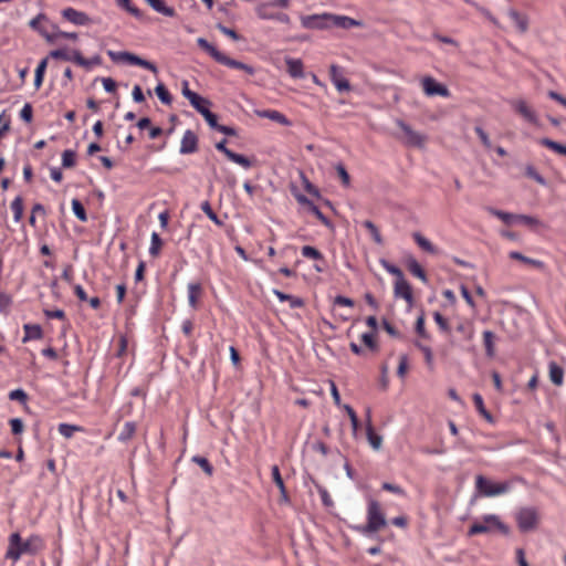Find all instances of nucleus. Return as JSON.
Here are the masks:
<instances>
[{
    "mask_svg": "<svg viewBox=\"0 0 566 566\" xmlns=\"http://www.w3.org/2000/svg\"><path fill=\"white\" fill-rule=\"evenodd\" d=\"M45 548V542L42 536L32 534L27 539H22L20 533L14 532L8 538V548L6 558L17 563L23 555L35 556Z\"/></svg>",
    "mask_w": 566,
    "mask_h": 566,
    "instance_id": "f257e3e1",
    "label": "nucleus"
},
{
    "mask_svg": "<svg viewBox=\"0 0 566 566\" xmlns=\"http://www.w3.org/2000/svg\"><path fill=\"white\" fill-rule=\"evenodd\" d=\"M387 525L385 513L380 503L375 499H368L367 504V523L361 525H353L350 528L364 536H371Z\"/></svg>",
    "mask_w": 566,
    "mask_h": 566,
    "instance_id": "f03ea898",
    "label": "nucleus"
},
{
    "mask_svg": "<svg viewBox=\"0 0 566 566\" xmlns=\"http://www.w3.org/2000/svg\"><path fill=\"white\" fill-rule=\"evenodd\" d=\"M483 522H474L468 531L469 536H474L478 534H484L491 531L492 527L497 528L503 535L510 534V527L504 524L500 517L495 514H485L483 515Z\"/></svg>",
    "mask_w": 566,
    "mask_h": 566,
    "instance_id": "7ed1b4c3",
    "label": "nucleus"
},
{
    "mask_svg": "<svg viewBox=\"0 0 566 566\" xmlns=\"http://www.w3.org/2000/svg\"><path fill=\"white\" fill-rule=\"evenodd\" d=\"M475 490L479 495L493 497L501 494H505L511 490L510 482L493 483L484 475H476L475 478Z\"/></svg>",
    "mask_w": 566,
    "mask_h": 566,
    "instance_id": "20e7f679",
    "label": "nucleus"
},
{
    "mask_svg": "<svg viewBox=\"0 0 566 566\" xmlns=\"http://www.w3.org/2000/svg\"><path fill=\"white\" fill-rule=\"evenodd\" d=\"M516 523L521 532L526 533L536 528L538 513L534 507H522L516 512Z\"/></svg>",
    "mask_w": 566,
    "mask_h": 566,
    "instance_id": "39448f33",
    "label": "nucleus"
},
{
    "mask_svg": "<svg viewBox=\"0 0 566 566\" xmlns=\"http://www.w3.org/2000/svg\"><path fill=\"white\" fill-rule=\"evenodd\" d=\"M331 13L301 17L302 27L308 30H327L331 28Z\"/></svg>",
    "mask_w": 566,
    "mask_h": 566,
    "instance_id": "423d86ee",
    "label": "nucleus"
},
{
    "mask_svg": "<svg viewBox=\"0 0 566 566\" xmlns=\"http://www.w3.org/2000/svg\"><path fill=\"white\" fill-rule=\"evenodd\" d=\"M329 80L339 93L352 90L349 81L343 74V69L336 64L329 66Z\"/></svg>",
    "mask_w": 566,
    "mask_h": 566,
    "instance_id": "0eeeda50",
    "label": "nucleus"
},
{
    "mask_svg": "<svg viewBox=\"0 0 566 566\" xmlns=\"http://www.w3.org/2000/svg\"><path fill=\"white\" fill-rule=\"evenodd\" d=\"M423 92L428 96H448L449 90L432 77H424L422 81Z\"/></svg>",
    "mask_w": 566,
    "mask_h": 566,
    "instance_id": "6e6552de",
    "label": "nucleus"
},
{
    "mask_svg": "<svg viewBox=\"0 0 566 566\" xmlns=\"http://www.w3.org/2000/svg\"><path fill=\"white\" fill-rule=\"evenodd\" d=\"M198 150V136L191 130L187 129L181 138L179 153L181 155L193 154Z\"/></svg>",
    "mask_w": 566,
    "mask_h": 566,
    "instance_id": "1a4fd4ad",
    "label": "nucleus"
},
{
    "mask_svg": "<svg viewBox=\"0 0 566 566\" xmlns=\"http://www.w3.org/2000/svg\"><path fill=\"white\" fill-rule=\"evenodd\" d=\"M397 126L405 133L407 136V144L415 147H422L424 144V137L415 132L407 123L401 119L397 120Z\"/></svg>",
    "mask_w": 566,
    "mask_h": 566,
    "instance_id": "9d476101",
    "label": "nucleus"
},
{
    "mask_svg": "<svg viewBox=\"0 0 566 566\" xmlns=\"http://www.w3.org/2000/svg\"><path fill=\"white\" fill-rule=\"evenodd\" d=\"M331 28L349 30L353 27H364L363 20H356L347 15H338L331 13Z\"/></svg>",
    "mask_w": 566,
    "mask_h": 566,
    "instance_id": "9b49d317",
    "label": "nucleus"
},
{
    "mask_svg": "<svg viewBox=\"0 0 566 566\" xmlns=\"http://www.w3.org/2000/svg\"><path fill=\"white\" fill-rule=\"evenodd\" d=\"M514 111L520 114L526 122L537 125L538 118L536 113L527 105L523 99H518L512 103Z\"/></svg>",
    "mask_w": 566,
    "mask_h": 566,
    "instance_id": "f8f14e48",
    "label": "nucleus"
},
{
    "mask_svg": "<svg viewBox=\"0 0 566 566\" xmlns=\"http://www.w3.org/2000/svg\"><path fill=\"white\" fill-rule=\"evenodd\" d=\"M394 294L396 297H402L410 305L413 302L411 285L405 280V276L399 280H396L394 286Z\"/></svg>",
    "mask_w": 566,
    "mask_h": 566,
    "instance_id": "ddd939ff",
    "label": "nucleus"
},
{
    "mask_svg": "<svg viewBox=\"0 0 566 566\" xmlns=\"http://www.w3.org/2000/svg\"><path fill=\"white\" fill-rule=\"evenodd\" d=\"M256 13L261 19H276L280 22H289V15L282 12H275L271 4L263 3L256 8Z\"/></svg>",
    "mask_w": 566,
    "mask_h": 566,
    "instance_id": "4468645a",
    "label": "nucleus"
},
{
    "mask_svg": "<svg viewBox=\"0 0 566 566\" xmlns=\"http://www.w3.org/2000/svg\"><path fill=\"white\" fill-rule=\"evenodd\" d=\"M48 23V19L45 18V15L43 14H39L38 17L33 18L31 21H30V27L35 31V32H39L40 35H76V33L74 32H59V33H51L49 31H46L43 27H42V23Z\"/></svg>",
    "mask_w": 566,
    "mask_h": 566,
    "instance_id": "2eb2a0df",
    "label": "nucleus"
},
{
    "mask_svg": "<svg viewBox=\"0 0 566 566\" xmlns=\"http://www.w3.org/2000/svg\"><path fill=\"white\" fill-rule=\"evenodd\" d=\"M256 115L261 118H269L284 126L291 125V120L283 113L275 109L256 111Z\"/></svg>",
    "mask_w": 566,
    "mask_h": 566,
    "instance_id": "dca6fc26",
    "label": "nucleus"
},
{
    "mask_svg": "<svg viewBox=\"0 0 566 566\" xmlns=\"http://www.w3.org/2000/svg\"><path fill=\"white\" fill-rule=\"evenodd\" d=\"M271 473H272V479H273L274 484L280 490V493H281V500L280 501H281V503H289L290 502V496L287 494V491H286V488H285V484H284L283 478L281 475L279 467L277 465H273L272 469H271Z\"/></svg>",
    "mask_w": 566,
    "mask_h": 566,
    "instance_id": "f3484780",
    "label": "nucleus"
},
{
    "mask_svg": "<svg viewBox=\"0 0 566 566\" xmlns=\"http://www.w3.org/2000/svg\"><path fill=\"white\" fill-rule=\"evenodd\" d=\"M509 17L512 22L515 24L516 32L525 33L528 27V19L525 14L518 12L515 9L509 10Z\"/></svg>",
    "mask_w": 566,
    "mask_h": 566,
    "instance_id": "a211bd4d",
    "label": "nucleus"
},
{
    "mask_svg": "<svg viewBox=\"0 0 566 566\" xmlns=\"http://www.w3.org/2000/svg\"><path fill=\"white\" fill-rule=\"evenodd\" d=\"M76 54H81V52L78 50H71V49L64 46V48H59V49L52 50L49 53V57L75 63L74 56Z\"/></svg>",
    "mask_w": 566,
    "mask_h": 566,
    "instance_id": "6ab92c4d",
    "label": "nucleus"
},
{
    "mask_svg": "<svg viewBox=\"0 0 566 566\" xmlns=\"http://www.w3.org/2000/svg\"><path fill=\"white\" fill-rule=\"evenodd\" d=\"M367 417H368V420H367V426H366V434H367L368 442L374 450H379L382 444V437L375 432V429L370 422V410H368Z\"/></svg>",
    "mask_w": 566,
    "mask_h": 566,
    "instance_id": "aec40b11",
    "label": "nucleus"
},
{
    "mask_svg": "<svg viewBox=\"0 0 566 566\" xmlns=\"http://www.w3.org/2000/svg\"><path fill=\"white\" fill-rule=\"evenodd\" d=\"M107 54L108 56L111 57V60L115 63H118V62H126L130 65H135L136 64V61H137V57L138 55L134 54V53H130L128 51H107Z\"/></svg>",
    "mask_w": 566,
    "mask_h": 566,
    "instance_id": "412c9836",
    "label": "nucleus"
},
{
    "mask_svg": "<svg viewBox=\"0 0 566 566\" xmlns=\"http://www.w3.org/2000/svg\"><path fill=\"white\" fill-rule=\"evenodd\" d=\"M219 63L222 65H226L228 67H231V69L242 70V71L247 72L249 75H253L255 73V70L253 66L245 64L243 62L237 61L234 59H231V57L227 56L226 54H223V56L221 57Z\"/></svg>",
    "mask_w": 566,
    "mask_h": 566,
    "instance_id": "4be33fe9",
    "label": "nucleus"
},
{
    "mask_svg": "<svg viewBox=\"0 0 566 566\" xmlns=\"http://www.w3.org/2000/svg\"><path fill=\"white\" fill-rule=\"evenodd\" d=\"M197 43L207 54H209L216 62H220L223 53L220 52L207 38H198Z\"/></svg>",
    "mask_w": 566,
    "mask_h": 566,
    "instance_id": "5701e85b",
    "label": "nucleus"
},
{
    "mask_svg": "<svg viewBox=\"0 0 566 566\" xmlns=\"http://www.w3.org/2000/svg\"><path fill=\"white\" fill-rule=\"evenodd\" d=\"M197 43L207 54H209L216 62H220L223 53L220 52L207 38H198Z\"/></svg>",
    "mask_w": 566,
    "mask_h": 566,
    "instance_id": "b1692460",
    "label": "nucleus"
},
{
    "mask_svg": "<svg viewBox=\"0 0 566 566\" xmlns=\"http://www.w3.org/2000/svg\"><path fill=\"white\" fill-rule=\"evenodd\" d=\"M24 336L22 343H28L33 339H41L43 336L42 327L39 324H24Z\"/></svg>",
    "mask_w": 566,
    "mask_h": 566,
    "instance_id": "393cba45",
    "label": "nucleus"
},
{
    "mask_svg": "<svg viewBox=\"0 0 566 566\" xmlns=\"http://www.w3.org/2000/svg\"><path fill=\"white\" fill-rule=\"evenodd\" d=\"M63 17L74 23V24H77V25H83L85 24L87 21H88V17L83 13V12H80L73 8H66L63 10Z\"/></svg>",
    "mask_w": 566,
    "mask_h": 566,
    "instance_id": "a878e982",
    "label": "nucleus"
},
{
    "mask_svg": "<svg viewBox=\"0 0 566 566\" xmlns=\"http://www.w3.org/2000/svg\"><path fill=\"white\" fill-rule=\"evenodd\" d=\"M286 66H287V73L293 78H303L304 72H303V63L298 59H292L287 57L285 60Z\"/></svg>",
    "mask_w": 566,
    "mask_h": 566,
    "instance_id": "bb28decb",
    "label": "nucleus"
},
{
    "mask_svg": "<svg viewBox=\"0 0 566 566\" xmlns=\"http://www.w3.org/2000/svg\"><path fill=\"white\" fill-rule=\"evenodd\" d=\"M407 268L412 275L420 279L423 283L428 282V277L424 270L419 264V262L411 255L407 259Z\"/></svg>",
    "mask_w": 566,
    "mask_h": 566,
    "instance_id": "cd10ccee",
    "label": "nucleus"
},
{
    "mask_svg": "<svg viewBox=\"0 0 566 566\" xmlns=\"http://www.w3.org/2000/svg\"><path fill=\"white\" fill-rule=\"evenodd\" d=\"M146 2L158 13L165 17H174L176 11L172 7H168L165 0H146Z\"/></svg>",
    "mask_w": 566,
    "mask_h": 566,
    "instance_id": "c85d7f7f",
    "label": "nucleus"
},
{
    "mask_svg": "<svg viewBox=\"0 0 566 566\" xmlns=\"http://www.w3.org/2000/svg\"><path fill=\"white\" fill-rule=\"evenodd\" d=\"M472 399H473V402H474V406L478 410V412L489 422V423H494V417L491 415V412L489 410H486L485 406H484V402H483V398L480 394L475 392L473 394L472 396Z\"/></svg>",
    "mask_w": 566,
    "mask_h": 566,
    "instance_id": "c756f323",
    "label": "nucleus"
},
{
    "mask_svg": "<svg viewBox=\"0 0 566 566\" xmlns=\"http://www.w3.org/2000/svg\"><path fill=\"white\" fill-rule=\"evenodd\" d=\"M273 294L281 302L289 301L291 308H300V307L304 306V301L301 297L286 294V293L282 292L280 290H273Z\"/></svg>",
    "mask_w": 566,
    "mask_h": 566,
    "instance_id": "7c9ffc66",
    "label": "nucleus"
},
{
    "mask_svg": "<svg viewBox=\"0 0 566 566\" xmlns=\"http://www.w3.org/2000/svg\"><path fill=\"white\" fill-rule=\"evenodd\" d=\"M549 369V379L556 385L560 386L564 381V369L555 361H551L548 365Z\"/></svg>",
    "mask_w": 566,
    "mask_h": 566,
    "instance_id": "2f4dec72",
    "label": "nucleus"
},
{
    "mask_svg": "<svg viewBox=\"0 0 566 566\" xmlns=\"http://www.w3.org/2000/svg\"><path fill=\"white\" fill-rule=\"evenodd\" d=\"M201 293H202V287H201L200 283L191 282L188 284V302H189V305L195 310L198 306V298L201 295Z\"/></svg>",
    "mask_w": 566,
    "mask_h": 566,
    "instance_id": "473e14b6",
    "label": "nucleus"
},
{
    "mask_svg": "<svg viewBox=\"0 0 566 566\" xmlns=\"http://www.w3.org/2000/svg\"><path fill=\"white\" fill-rule=\"evenodd\" d=\"M74 57H75V63L80 66L85 67L86 70H90L95 65H101L103 62L99 54H95L90 59H85L81 53V54H76Z\"/></svg>",
    "mask_w": 566,
    "mask_h": 566,
    "instance_id": "72a5a7b5",
    "label": "nucleus"
},
{
    "mask_svg": "<svg viewBox=\"0 0 566 566\" xmlns=\"http://www.w3.org/2000/svg\"><path fill=\"white\" fill-rule=\"evenodd\" d=\"M494 340L495 334L492 331L488 329L483 332V344L485 347V355L489 358H493L495 356Z\"/></svg>",
    "mask_w": 566,
    "mask_h": 566,
    "instance_id": "f704fd0d",
    "label": "nucleus"
},
{
    "mask_svg": "<svg viewBox=\"0 0 566 566\" xmlns=\"http://www.w3.org/2000/svg\"><path fill=\"white\" fill-rule=\"evenodd\" d=\"M510 259L512 260H517V261H521L523 263H526V264H530V265H533L534 268L536 269H543L544 268V262L541 261V260H536V259H532V258H528L524 254H522L521 252L518 251H512L510 252L509 254Z\"/></svg>",
    "mask_w": 566,
    "mask_h": 566,
    "instance_id": "c9c22d12",
    "label": "nucleus"
},
{
    "mask_svg": "<svg viewBox=\"0 0 566 566\" xmlns=\"http://www.w3.org/2000/svg\"><path fill=\"white\" fill-rule=\"evenodd\" d=\"M412 238L416 241V243L426 252L436 254L438 249L427 239L424 238L420 232H413Z\"/></svg>",
    "mask_w": 566,
    "mask_h": 566,
    "instance_id": "e433bc0d",
    "label": "nucleus"
},
{
    "mask_svg": "<svg viewBox=\"0 0 566 566\" xmlns=\"http://www.w3.org/2000/svg\"><path fill=\"white\" fill-rule=\"evenodd\" d=\"M136 432V423L134 421H127L124 423L123 429L120 430L117 440L119 442H127L133 438Z\"/></svg>",
    "mask_w": 566,
    "mask_h": 566,
    "instance_id": "4c0bfd02",
    "label": "nucleus"
},
{
    "mask_svg": "<svg viewBox=\"0 0 566 566\" xmlns=\"http://www.w3.org/2000/svg\"><path fill=\"white\" fill-rule=\"evenodd\" d=\"M301 253L304 258L312 259V260H315V261L322 262V263L326 262L323 253L315 247L304 245L301 249Z\"/></svg>",
    "mask_w": 566,
    "mask_h": 566,
    "instance_id": "58836bf2",
    "label": "nucleus"
},
{
    "mask_svg": "<svg viewBox=\"0 0 566 566\" xmlns=\"http://www.w3.org/2000/svg\"><path fill=\"white\" fill-rule=\"evenodd\" d=\"M490 213L502 220L505 224L511 226L517 222V216L515 213L497 210L494 208L489 209Z\"/></svg>",
    "mask_w": 566,
    "mask_h": 566,
    "instance_id": "ea45409f",
    "label": "nucleus"
},
{
    "mask_svg": "<svg viewBox=\"0 0 566 566\" xmlns=\"http://www.w3.org/2000/svg\"><path fill=\"white\" fill-rule=\"evenodd\" d=\"M155 94L163 104L170 105L172 103V96L164 83L157 84L155 87Z\"/></svg>",
    "mask_w": 566,
    "mask_h": 566,
    "instance_id": "a19ab883",
    "label": "nucleus"
},
{
    "mask_svg": "<svg viewBox=\"0 0 566 566\" xmlns=\"http://www.w3.org/2000/svg\"><path fill=\"white\" fill-rule=\"evenodd\" d=\"M13 212L14 222H20L23 217V199L21 196H17L10 205Z\"/></svg>",
    "mask_w": 566,
    "mask_h": 566,
    "instance_id": "79ce46f5",
    "label": "nucleus"
},
{
    "mask_svg": "<svg viewBox=\"0 0 566 566\" xmlns=\"http://www.w3.org/2000/svg\"><path fill=\"white\" fill-rule=\"evenodd\" d=\"M163 244L164 242L160 235L157 232H153L150 238L149 254L153 258H157L160 253Z\"/></svg>",
    "mask_w": 566,
    "mask_h": 566,
    "instance_id": "37998d69",
    "label": "nucleus"
},
{
    "mask_svg": "<svg viewBox=\"0 0 566 566\" xmlns=\"http://www.w3.org/2000/svg\"><path fill=\"white\" fill-rule=\"evenodd\" d=\"M116 3L119 8L126 10L135 18H137V19L143 18L142 10H139L135 4H133L130 0H116Z\"/></svg>",
    "mask_w": 566,
    "mask_h": 566,
    "instance_id": "c03bdc74",
    "label": "nucleus"
},
{
    "mask_svg": "<svg viewBox=\"0 0 566 566\" xmlns=\"http://www.w3.org/2000/svg\"><path fill=\"white\" fill-rule=\"evenodd\" d=\"M57 431L64 438L70 439L74 432L82 431V427L63 422L59 424Z\"/></svg>",
    "mask_w": 566,
    "mask_h": 566,
    "instance_id": "a18cd8bd",
    "label": "nucleus"
},
{
    "mask_svg": "<svg viewBox=\"0 0 566 566\" xmlns=\"http://www.w3.org/2000/svg\"><path fill=\"white\" fill-rule=\"evenodd\" d=\"M191 461L196 464H198L206 474L209 476L213 474V465L209 462V460L201 455H193Z\"/></svg>",
    "mask_w": 566,
    "mask_h": 566,
    "instance_id": "49530a36",
    "label": "nucleus"
},
{
    "mask_svg": "<svg viewBox=\"0 0 566 566\" xmlns=\"http://www.w3.org/2000/svg\"><path fill=\"white\" fill-rule=\"evenodd\" d=\"M72 210H73V213L75 214V217L80 221H82V222H86L87 221L86 210H85L83 203L78 199H73L72 200Z\"/></svg>",
    "mask_w": 566,
    "mask_h": 566,
    "instance_id": "de8ad7c7",
    "label": "nucleus"
},
{
    "mask_svg": "<svg viewBox=\"0 0 566 566\" xmlns=\"http://www.w3.org/2000/svg\"><path fill=\"white\" fill-rule=\"evenodd\" d=\"M525 176L542 186H547L546 179L541 174H538L533 165H527L525 167Z\"/></svg>",
    "mask_w": 566,
    "mask_h": 566,
    "instance_id": "09e8293b",
    "label": "nucleus"
},
{
    "mask_svg": "<svg viewBox=\"0 0 566 566\" xmlns=\"http://www.w3.org/2000/svg\"><path fill=\"white\" fill-rule=\"evenodd\" d=\"M363 227H364V228H366V229L369 231V233H370V235H371L373 240H374L377 244H382V237H381V234H380V232H379L378 228L376 227V224H375L373 221H370V220H365V221L363 222Z\"/></svg>",
    "mask_w": 566,
    "mask_h": 566,
    "instance_id": "8fccbe9b",
    "label": "nucleus"
},
{
    "mask_svg": "<svg viewBox=\"0 0 566 566\" xmlns=\"http://www.w3.org/2000/svg\"><path fill=\"white\" fill-rule=\"evenodd\" d=\"M76 153L72 149H65L62 153V167L63 168H72L76 163Z\"/></svg>",
    "mask_w": 566,
    "mask_h": 566,
    "instance_id": "3c124183",
    "label": "nucleus"
},
{
    "mask_svg": "<svg viewBox=\"0 0 566 566\" xmlns=\"http://www.w3.org/2000/svg\"><path fill=\"white\" fill-rule=\"evenodd\" d=\"M201 210L206 213V216L217 226H222V221L219 219L217 213L212 210L211 205L209 201L201 202L200 206Z\"/></svg>",
    "mask_w": 566,
    "mask_h": 566,
    "instance_id": "603ef678",
    "label": "nucleus"
},
{
    "mask_svg": "<svg viewBox=\"0 0 566 566\" xmlns=\"http://www.w3.org/2000/svg\"><path fill=\"white\" fill-rule=\"evenodd\" d=\"M228 159L231 160L232 163H235V164L242 166L245 169H249L252 166V161L247 156L237 154L234 151L230 153Z\"/></svg>",
    "mask_w": 566,
    "mask_h": 566,
    "instance_id": "864d4df0",
    "label": "nucleus"
},
{
    "mask_svg": "<svg viewBox=\"0 0 566 566\" xmlns=\"http://www.w3.org/2000/svg\"><path fill=\"white\" fill-rule=\"evenodd\" d=\"M360 338L364 345L371 352H377L379 349L374 333H364Z\"/></svg>",
    "mask_w": 566,
    "mask_h": 566,
    "instance_id": "5fc2aeb1",
    "label": "nucleus"
},
{
    "mask_svg": "<svg viewBox=\"0 0 566 566\" xmlns=\"http://www.w3.org/2000/svg\"><path fill=\"white\" fill-rule=\"evenodd\" d=\"M311 212L328 229L334 230L333 222L319 210L317 206H313Z\"/></svg>",
    "mask_w": 566,
    "mask_h": 566,
    "instance_id": "6e6d98bb",
    "label": "nucleus"
},
{
    "mask_svg": "<svg viewBox=\"0 0 566 566\" xmlns=\"http://www.w3.org/2000/svg\"><path fill=\"white\" fill-rule=\"evenodd\" d=\"M380 264L388 273L395 275L397 277V280L403 277L402 271L398 266L388 262L387 260H385V259L380 260Z\"/></svg>",
    "mask_w": 566,
    "mask_h": 566,
    "instance_id": "4d7b16f0",
    "label": "nucleus"
},
{
    "mask_svg": "<svg viewBox=\"0 0 566 566\" xmlns=\"http://www.w3.org/2000/svg\"><path fill=\"white\" fill-rule=\"evenodd\" d=\"M9 399L25 403L28 400V394L22 388H18L9 392Z\"/></svg>",
    "mask_w": 566,
    "mask_h": 566,
    "instance_id": "13d9d810",
    "label": "nucleus"
},
{
    "mask_svg": "<svg viewBox=\"0 0 566 566\" xmlns=\"http://www.w3.org/2000/svg\"><path fill=\"white\" fill-rule=\"evenodd\" d=\"M415 331L420 337L429 338V334L427 333L426 327H424V315L423 314L418 316L416 324H415Z\"/></svg>",
    "mask_w": 566,
    "mask_h": 566,
    "instance_id": "bf43d9fd",
    "label": "nucleus"
},
{
    "mask_svg": "<svg viewBox=\"0 0 566 566\" xmlns=\"http://www.w3.org/2000/svg\"><path fill=\"white\" fill-rule=\"evenodd\" d=\"M11 304H12L11 296L6 293L0 292V313L8 314Z\"/></svg>",
    "mask_w": 566,
    "mask_h": 566,
    "instance_id": "052dcab7",
    "label": "nucleus"
},
{
    "mask_svg": "<svg viewBox=\"0 0 566 566\" xmlns=\"http://www.w3.org/2000/svg\"><path fill=\"white\" fill-rule=\"evenodd\" d=\"M20 118L25 123H31L33 118V108L30 103H25L20 111Z\"/></svg>",
    "mask_w": 566,
    "mask_h": 566,
    "instance_id": "680f3d73",
    "label": "nucleus"
},
{
    "mask_svg": "<svg viewBox=\"0 0 566 566\" xmlns=\"http://www.w3.org/2000/svg\"><path fill=\"white\" fill-rule=\"evenodd\" d=\"M433 319L442 332L447 333L450 331L449 323H448L447 318L441 313L434 312Z\"/></svg>",
    "mask_w": 566,
    "mask_h": 566,
    "instance_id": "e2e57ef3",
    "label": "nucleus"
},
{
    "mask_svg": "<svg viewBox=\"0 0 566 566\" xmlns=\"http://www.w3.org/2000/svg\"><path fill=\"white\" fill-rule=\"evenodd\" d=\"M538 144L544 146V147H547L548 149L555 151V153H558L559 151V148H560V143L558 142H555L548 137H543L541 139H538Z\"/></svg>",
    "mask_w": 566,
    "mask_h": 566,
    "instance_id": "0e129e2a",
    "label": "nucleus"
},
{
    "mask_svg": "<svg viewBox=\"0 0 566 566\" xmlns=\"http://www.w3.org/2000/svg\"><path fill=\"white\" fill-rule=\"evenodd\" d=\"M517 222L528 227H537L541 224V221L537 218L527 214H518Z\"/></svg>",
    "mask_w": 566,
    "mask_h": 566,
    "instance_id": "69168bd1",
    "label": "nucleus"
},
{
    "mask_svg": "<svg viewBox=\"0 0 566 566\" xmlns=\"http://www.w3.org/2000/svg\"><path fill=\"white\" fill-rule=\"evenodd\" d=\"M9 423H10V427H11V432L14 436L21 434L23 432L24 424H23L22 419H20V418H12V419H10Z\"/></svg>",
    "mask_w": 566,
    "mask_h": 566,
    "instance_id": "338daca9",
    "label": "nucleus"
},
{
    "mask_svg": "<svg viewBox=\"0 0 566 566\" xmlns=\"http://www.w3.org/2000/svg\"><path fill=\"white\" fill-rule=\"evenodd\" d=\"M336 171H337V175L338 177L340 178L343 185L345 187H348L349 184H350V177H349V174L348 171L346 170L345 166L343 164H338L336 166Z\"/></svg>",
    "mask_w": 566,
    "mask_h": 566,
    "instance_id": "774afa93",
    "label": "nucleus"
}]
</instances>
